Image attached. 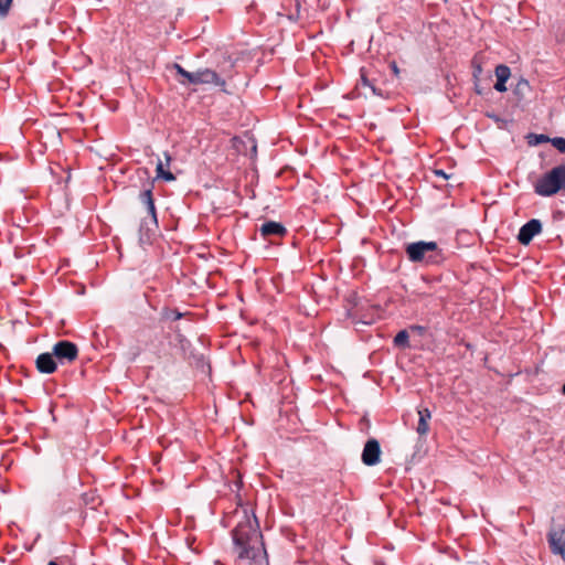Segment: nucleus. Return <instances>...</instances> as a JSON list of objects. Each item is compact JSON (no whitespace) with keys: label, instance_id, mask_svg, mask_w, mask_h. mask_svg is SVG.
<instances>
[{"label":"nucleus","instance_id":"nucleus-19","mask_svg":"<svg viewBox=\"0 0 565 565\" xmlns=\"http://www.w3.org/2000/svg\"><path fill=\"white\" fill-rule=\"evenodd\" d=\"M551 143L562 153L565 152V138L555 137L551 139Z\"/></svg>","mask_w":565,"mask_h":565},{"label":"nucleus","instance_id":"nucleus-22","mask_svg":"<svg viewBox=\"0 0 565 565\" xmlns=\"http://www.w3.org/2000/svg\"><path fill=\"white\" fill-rule=\"evenodd\" d=\"M391 71L395 74V75H398L399 74V70L398 67L396 66V64L394 62H391Z\"/></svg>","mask_w":565,"mask_h":565},{"label":"nucleus","instance_id":"nucleus-21","mask_svg":"<svg viewBox=\"0 0 565 565\" xmlns=\"http://www.w3.org/2000/svg\"><path fill=\"white\" fill-rule=\"evenodd\" d=\"M535 138L537 143L547 141L551 142V138H548L546 135H535Z\"/></svg>","mask_w":565,"mask_h":565},{"label":"nucleus","instance_id":"nucleus-8","mask_svg":"<svg viewBox=\"0 0 565 565\" xmlns=\"http://www.w3.org/2000/svg\"><path fill=\"white\" fill-rule=\"evenodd\" d=\"M198 85L213 84L218 86L222 92L227 93L225 81L221 78L215 71L210 68H200L198 70Z\"/></svg>","mask_w":565,"mask_h":565},{"label":"nucleus","instance_id":"nucleus-3","mask_svg":"<svg viewBox=\"0 0 565 565\" xmlns=\"http://www.w3.org/2000/svg\"><path fill=\"white\" fill-rule=\"evenodd\" d=\"M406 253L412 262H425L429 265L440 264L445 257L435 242H416L406 246Z\"/></svg>","mask_w":565,"mask_h":565},{"label":"nucleus","instance_id":"nucleus-7","mask_svg":"<svg viewBox=\"0 0 565 565\" xmlns=\"http://www.w3.org/2000/svg\"><path fill=\"white\" fill-rule=\"evenodd\" d=\"M542 231V224L539 220L532 218L526 222L519 231L518 241L522 245H529L533 237L540 234Z\"/></svg>","mask_w":565,"mask_h":565},{"label":"nucleus","instance_id":"nucleus-1","mask_svg":"<svg viewBox=\"0 0 565 565\" xmlns=\"http://www.w3.org/2000/svg\"><path fill=\"white\" fill-rule=\"evenodd\" d=\"M237 558L247 565L267 563V554L255 516L244 515L232 531Z\"/></svg>","mask_w":565,"mask_h":565},{"label":"nucleus","instance_id":"nucleus-16","mask_svg":"<svg viewBox=\"0 0 565 565\" xmlns=\"http://www.w3.org/2000/svg\"><path fill=\"white\" fill-rule=\"evenodd\" d=\"M431 413L428 408L418 409V424L416 430L419 435H426L429 431V420Z\"/></svg>","mask_w":565,"mask_h":565},{"label":"nucleus","instance_id":"nucleus-4","mask_svg":"<svg viewBox=\"0 0 565 565\" xmlns=\"http://www.w3.org/2000/svg\"><path fill=\"white\" fill-rule=\"evenodd\" d=\"M52 353L57 363L70 364L78 358V348L71 341L61 340L53 345Z\"/></svg>","mask_w":565,"mask_h":565},{"label":"nucleus","instance_id":"nucleus-13","mask_svg":"<svg viewBox=\"0 0 565 565\" xmlns=\"http://www.w3.org/2000/svg\"><path fill=\"white\" fill-rule=\"evenodd\" d=\"M259 231L264 237L284 236L286 234L285 226L280 223L273 222V221L264 223L260 226Z\"/></svg>","mask_w":565,"mask_h":565},{"label":"nucleus","instance_id":"nucleus-2","mask_svg":"<svg viewBox=\"0 0 565 565\" xmlns=\"http://www.w3.org/2000/svg\"><path fill=\"white\" fill-rule=\"evenodd\" d=\"M534 191L541 196L565 193V164H559L544 173L534 184Z\"/></svg>","mask_w":565,"mask_h":565},{"label":"nucleus","instance_id":"nucleus-20","mask_svg":"<svg viewBox=\"0 0 565 565\" xmlns=\"http://www.w3.org/2000/svg\"><path fill=\"white\" fill-rule=\"evenodd\" d=\"M12 0H0V17L3 18L9 13Z\"/></svg>","mask_w":565,"mask_h":565},{"label":"nucleus","instance_id":"nucleus-18","mask_svg":"<svg viewBox=\"0 0 565 565\" xmlns=\"http://www.w3.org/2000/svg\"><path fill=\"white\" fill-rule=\"evenodd\" d=\"M163 316L166 319L175 321L179 320L183 316V313L179 312L175 309H166Z\"/></svg>","mask_w":565,"mask_h":565},{"label":"nucleus","instance_id":"nucleus-9","mask_svg":"<svg viewBox=\"0 0 565 565\" xmlns=\"http://www.w3.org/2000/svg\"><path fill=\"white\" fill-rule=\"evenodd\" d=\"M35 365L38 371L44 374H52L57 369V362L52 352L41 353L36 358Z\"/></svg>","mask_w":565,"mask_h":565},{"label":"nucleus","instance_id":"nucleus-17","mask_svg":"<svg viewBox=\"0 0 565 565\" xmlns=\"http://www.w3.org/2000/svg\"><path fill=\"white\" fill-rule=\"evenodd\" d=\"M81 499L85 505H90L93 509L99 503V498L94 492L83 493Z\"/></svg>","mask_w":565,"mask_h":565},{"label":"nucleus","instance_id":"nucleus-14","mask_svg":"<svg viewBox=\"0 0 565 565\" xmlns=\"http://www.w3.org/2000/svg\"><path fill=\"white\" fill-rule=\"evenodd\" d=\"M139 200L146 206L147 213L152 217L154 223H157V213L151 189L142 191L139 194Z\"/></svg>","mask_w":565,"mask_h":565},{"label":"nucleus","instance_id":"nucleus-10","mask_svg":"<svg viewBox=\"0 0 565 565\" xmlns=\"http://www.w3.org/2000/svg\"><path fill=\"white\" fill-rule=\"evenodd\" d=\"M163 157H164V160H161L159 158L157 166H156L157 179H162L168 182L174 181L175 177L170 171V164H171L172 158L168 152H164Z\"/></svg>","mask_w":565,"mask_h":565},{"label":"nucleus","instance_id":"nucleus-23","mask_svg":"<svg viewBox=\"0 0 565 565\" xmlns=\"http://www.w3.org/2000/svg\"><path fill=\"white\" fill-rule=\"evenodd\" d=\"M435 173H436L437 175H440V177L445 178V179H447V178H448V175H447L443 170H435Z\"/></svg>","mask_w":565,"mask_h":565},{"label":"nucleus","instance_id":"nucleus-6","mask_svg":"<svg viewBox=\"0 0 565 565\" xmlns=\"http://www.w3.org/2000/svg\"><path fill=\"white\" fill-rule=\"evenodd\" d=\"M381 454L382 450L380 443L376 439L371 438L364 445L361 456L362 462L365 466H374L380 462Z\"/></svg>","mask_w":565,"mask_h":565},{"label":"nucleus","instance_id":"nucleus-11","mask_svg":"<svg viewBox=\"0 0 565 565\" xmlns=\"http://www.w3.org/2000/svg\"><path fill=\"white\" fill-rule=\"evenodd\" d=\"M172 68L175 71V73L178 75V82L181 85H188V84L198 85V78H199L198 77V71H195V72H188L186 70H184L178 63H174L172 65Z\"/></svg>","mask_w":565,"mask_h":565},{"label":"nucleus","instance_id":"nucleus-24","mask_svg":"<svg viewBox=\"0 0 565 565\" xmlns=\"http://www.w3.org/2000/svg\"><path fill=\"white\" fill-rule=\"evenodd\" d=\"M47 565H58V564L56 562H54V561H51V562H49Z\"/></svg>","mask_w":565,"mask_h":565},{"label":"nucleus","instance_id":"nucleus-5","mask_svg":"<svg viewBox=\"0 0 565 565\" xmlns=\"http://www.w3.org/2000/svg\"><path fill=\"white\" fill-rule=\"evenodd\" d=\"M547 542L552 553L565 559V526L551 530Z\"/></svg>","mask_w":565,"mask_h":565},{"label":"nucleus","instance_id":"nucleus-12","mask_svg":"<svg viewBox=\"0 0 565 565\" xmlns=\"http://www.w3.org/2000/svg\"><path fill=\"white\" fill-rule=\"evenodd\" d=\"M494 73H495V77H497V83L494 84V89L500 93L505 92L507 90L505 83L510 78V75H511V71H510L509 66H507L504 64H499L495 67Z\"/></svg>","mask_w":565,"mask_h":565},{"label":"nucleus","instance_id":"nucleus-25","mask_svg":"<svg viewBox=\"0 0 565 565\" xmlns=\"http://www.w3.org/2000/svg\"><path fill=\"white\" fill-rule=\"evenodd\" d=\"M562 393L565 395V384L563 385Z\"/></svg>","mask_w":565,"mask_h":565},{"label":"nucleus","instance_id":"nucleus-15","mask_svg":"<svg viewBox=\"0 0 565 565\" xmlns=\"http://www.w3.org/2000/svg\"><path fill=\"white\" fill-rule=\"evenodd\" d=\"M409 331L414 332H423L424 327L420 326H412L408 330H401L395 337H394V344L398 348H407L409 347L408 339H409Z\"/></svg>","mask_w":565,"mask_h":565}]
</instances>
